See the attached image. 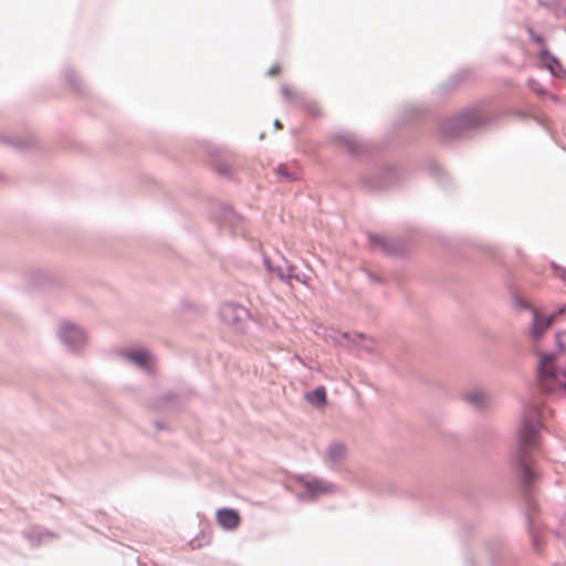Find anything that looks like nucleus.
<instances>
[{
	"label": "nucleus",
	"instance_id": "nucleus-3",
	"mask_svg": "<svg viewBox=\"0 0 566 566\" xmlns=\"http://www.w3.org/2000/svg\"><path fill=\"white\" fill-rule=\"evenodd\" d=\"M533 321L530 327V336L538 339L552 325L557 314L546 315L537 310H532Z\"/></svg>",
	"mask_w": 566,
	"mask_h": 566
},
{
	"label": "nucleus",
	"instance_id": "nucleus-16",
	"mask_svg": "<svg viewBox=\"0 0 566 566\" xmlns=\"http://www.w3.org/2000/svg\"><path fill=\"white\" fill-rule=\"evenodd\" d=\"M201 537H202L203 539H206V543H207V544H208V543H210V541H211V536H210V535H205V534L202 533V534H201Z\"/></svg>",
	"mask_w": 566,
	"mask_h": 566
},
{
	"label": "nucleus",
	"instance_id": "nucleus-15",
	"mask_svg": "<svg viewBox=\"0 0 566 566\" xmlns=\"http://www.w3.org/2000/svg\"><path fill=\"white\" fill-rule=\"evenodd\" d=\"M279 67H272L270 71H269V74L271 75H275L276 73H279Z\"/></svg>",
	"mask_w": 566,
	"mask_h": 566
},
{
	"label": "nucleus",
	"instance_id": "nucleus-14",
	"mask_svg": "<svg viewBox=\"0 0 566 566\" xmlns=\"http://www.w3.org/2000/svg\"><path fill=\"white\" fill-rule=\"evenodd\" d=\"M201 545L202 544L199 542V538H195L190 542V546L192 549H197V548L201 547Z\"/></svg>",
	"mask_w": 566,
	"mask_h": 566
},
{
	"label": "nucleus",
	"instance_id": "nucleus-7",
	"mask_svg": "<svg viewBox=\"0 0 566 566\" xmlns=\"http://www.w3.org/2000/svg\"><path fill=\"white\" fill-rule=\"evenodd\" d=\"M465 399L469 403L476 408H483L489 402V396L482 390H474L465 395Z\"/></svg>",
	"mask_w": 566,
	"mask_h": 566
},
{
	"label": "nucleus",
	"instance_id": "nucleus-4",
	"mask_svg": "<svg viewBox=\"0 0 566 566\" xmlns=\"http://www.w3.org/2000/svg\"><path fill=\"white\" fill-rule=\"evenodd\" d=\"M217 523L224 530L233 531L241 522L240 514L233 509H220L216 513Z\"/></svg>",
	"mask_w": 566,
	"mask_h": 566
},
{
	"label": "nucleus",
	"instance_id": "nucleus-17",
	"mask_svg": "<svg viewBox=\"0 0 566 566\" xmlns=\"http://www.w3.org/2000/svg\"><path fill=\"white\" fill-rule=\"evenodd\" d=\"M230 311H234V308H233L232 306H230V305H229V306H226V307L223 308V314L226 315V314H227L228 312H230Z\"/></svg>",
	"mask_w": 566,
	"mask_h": 566
},
{
	"label": "nucleus",
	"instance_id": "nucleus-1",
	"mask_svg": "<svg viewBox=\"0 0 566 566\" xmlns=\"http://www.w3.org/2000/svg\"><path fill=\"white\" fill-rule=\"evenodd\" d=\"M538 408L536 406L530 407L523 416L522 427L518 431V443L522 452V454L518 455V463L522 469V479L525 483H531L532 479L535 476L528 467L524 453L528 448H532L536 444L538 434Z\"/></svg>",
	"mask_w": 566,
	"mask_h": 566
},
{
	"label": "nucleus",
	"instance_id": "nucleus-18",
	"mask_svg": "<svg viewBox=\"0 0 566 566\" xmlns=\"http://www.w3.org/2000/svg\"><path fill=\"white\" fill-rule=\"evenodd\" d=\"M535 41L541 42V41H542V39H541L539 36H536V38H535Z\"/></svg>",
	"mask_w": 566,
	"mask_h": 566
},
{
	"label": "nucleus",
	"instance_id": "nucleus-10",
	"mask_svg": "<svg viewBox=\"0 0 566 566\" xmlns=\"http://www.w3.org/2000/svg\"><path fill=\"white\" fill-rule=\"evenodd\" d=\"M130 359L140 366H146L150 360V356L147 352H136L130 355Z\"/></svg>",
	"mask_w": 566,
	"mask_h": 566
},
{
	"label": "nucleus",
	"instance_id": "nucleus-2",
	"mask_svg": "<svg viewBox=\"0 0 566 566\" xmlns=\"http://www.w3.org/2000/svg\"><path fill=\"white\" fill-rule=\"evenodd\" d=\"M537 378L539 386L546 391L566 390V370L557 369L556 357L553 354L541 355Z\"/></svg>",
	"mask_w": 566,
	"mask_h": 566
},
{
	"label": "nucleus",
	"instance_id": "nucleus-5",
	"mask_svg": "<svg viewBox=\"0 0 566 566\" xmlns=\"http://www.w3.org/2000/svg\"><path fill=\"white\" fill-rule=\"evenodd\" d=\"M61 333L64 340L72 344L80 343L84 338L83 332L75 325L69 323L62 326Z\"/></svg>",
	"mask_w": 566,
	"mask_h": 566
},
{
	"label": "nucleus",
	"instance_id": "nucleus-8",
	"mask_svg": "<svg viewBox=\"0 0 566 566\" xmlns=\"http://www.w3.org/2000/svg\"><path fill=\"white\" fill-rule=\"evenodd\" d=\"M556 17L566 18V0H539Z\"/></svg>",
	"mask_w": 566,
	"mask_h": 566
},
{
	"label": "nucleus",
	"instance_id": "nucleus-12",
	"mask_svg": "<svg viewBox=\"0 0 566 566\" xmlns=\"http://www.w3.org/2000/svg\"><path fill=\"white\" fill-rule=\"evenodd\" d=\"M556 344L560 353L566 355V332L556 335Z\"/></svg>",
	"mask_w": 566,
	"mask_h": 566
},
{
	"label": "nucleus",
	"instance_id": "nucleus-6",
	"mask_svg": "<svg viewBox=\"0 0 566 566\" xmlns=\"http://www.w3.org/2000/svg\"><path fill=\"white\" fill-rule=\"evenodd\" d=\"M305 399L313 406L323 407L326 403V390L323 386L305 394Z\"/></svg>",
	"mask_w": 566,
	"mask_h": 566
},
{
	"label": "nucleus",
	"instance_id": "nucleus-9",
	"mask_svg": "<svg viewBox=\"0 0 566 566\" xmlns=\"http://www.w3.org/2000/svg\"><path fill=\"white\" fill-rule=\"evenodd\" d=\"M276 172L281 178H284L286 180H296L300 176V172L295 170H290V168L286 165H280L276 168Z\"/></svg>",
	"mask_w": 566,
	"mask_h": 566
},
{
	"label": "nucleus",
	"instance_id": "nucleus-11",
	"mask_svg": "<svg viewBox=\"0 0 566 566\" xmlns=\"http://www.w3.org/2000/svg\"><path fill=\"white\" fill-rule=\"evenodd\" d=\"M328 453L333 460H338L345 454V448L342 444H333L329 447Z\"/></svg>",
	"mask_w": 566,
	"mask_h": 566
},
{
	"label": "nucleus",
	"instance_id": "nucleus-13",
	"mask_svg": "<svg viewBox=\"0 0 566 566\" xmlns=\"http://www.w3.org/2000/svg\"><path fill=\"white\" fill-rule=\"evenodd\" d=\"M462 122H463V126L469 127V128L479 126V123H476L475 120H469L467 118H463Z\"/></svg>",
	"mask_w": 566,
	"mask_h": 566
}]
</instances>
